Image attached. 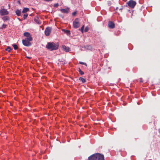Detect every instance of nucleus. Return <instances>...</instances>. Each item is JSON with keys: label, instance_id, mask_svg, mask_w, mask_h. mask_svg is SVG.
Instances as JSON below:
<instances>
[{"label": "nucleus", "instance_id": "1", "mask_svg": "<svg viewBox=\"0 0 160 160\" xmlns=\"http://www.w3.org/2000/svg\"><path fill=\"white\" fill-rule=\"evenodd\" d=\"M88 160H105V159L103 155L99 153H97L89 157Z\"/></svg>", "mask_w": 160, "mask_h": 160}, {"label": "nucleus", "instance_id": "2", "mask_svg": "<svg viewBox=\"0 0 160 160\" xmlns=\"http://www.w3.org/2000/svg\"><path fill=\"white\" fill-rule=\"evenodd\" d=\"M46 47L51 51L55 50L58 49V45L54 42H49L47 45Z\"/></svg>", "mask_w": 160, "mask_h": 160}, {"label": "nucleus", "instance_id": "3", "mask_svg": "<svg viewBox=\"0 0 160 160\" xmlns=\"http://www.w3.org/2000/svg\"><path fill=\"white\" fill-rule=\"evenodd\" d=\"M128 6L131 8H133L136 4V2L134 1L130 0L128 2Z\"/></svg>", "mask_w": 160, "mask_h": 160}, {"label": "nucleus", "instance_id": "4", "mask_svg": "<svg viewBox=\"0 0 160 160\" xmlns=\"http://www.w3.org/2000/svg\"><path fill=\"white\" fill-rule=\"evenodd\" d=\"M24 36L26 37L25 39L29 40V41H32V38L31 35L28 32H26L23 33Z\"/></svg>", "mask_w": 160, "mask_h": 160}, {"label": "nucleus", "instance_id": "5", "mask_svg": "<svg viewBox=\"0 0 160 160\" xmlns=\"http://www.w3.org/2000/svg\"><path fill=\"white\" fill-rule=\"evenodd\" d=\"M80 23L78 18L76 19L73 22V26L74 28H77L79 27Z\"/></svg>", "mask_w": 160, "mask_h": 160}, {"label": "nucleus", "instance_id": "6", "mask_svg": "<svg viewBox=\"0 0 160 160\" xmlns=\"http://www.w3.org/2000/svg\"><path fill=\"white\" fill-rule=\"evenodd\" d=\"M31 41L25 39L22 40V42L24 45L28 47L31 45V43L30 42Z\"/></svg>", "mask_w": 160, "mask_h": 160}, {"label": "nucleus", "instance_id": "7", "mask_svg": "<svg viewBox=\"0 0 160 160\" xmlns=\"http://www.w3.org/2000/svg\"><path fill=\"white\" fill-rule=\"evenodd\" d=\"M0 13L1 15L2 16L8 15V12L6 9H3L0 10Z\"/></svg>", "mask_w": 160, "mask_h": 160}, {"label": "nucleus", "instance_id": "8", "mask_svg": "<svg viewBox=\"0 0 160 160\" xmlns=\"http://www.w3.org/2000/svg\"><path fill=\"white\" fill-rule=\"evenodd\" d=\"M51 32V29L49 28H47L46 29L45 31V34L47 36H49Z\"/></svg>", "mask_w": 160, "mask_h": 160}, {"label": "nucleus", "instance_id": "9", "mask_svg": "<svg viewBox=\"0 0 160 160\" xmlns=\"http://www.w3.org/2000/svg\"><path fill=\"white\" fill-rule=\"evenodd\" d=\"M62 48L66 52H69L70 51V48L68 47H66L64 45L62 46Z\"/></svg>", "mask_w": 160, "mask_h": 160}, {"label": "nucleus", "instance_id": "10", "mask_svg": "<svg viewBox=\"0 0 160 160\" xmlns=\"http://www.w3.org/2000/svg\"><path fill=\"white\" fill-rule=\"evenodd\" d=\"M108 26L110 28H113L115 27V24L113 22L110 21L108 22Z\"/></svg>", "mask_w": 160, "mask_h": 160}, {"label": "nucleus", "instance_id": "11", "mask_svg": "<svg viewBox=\"0 0 160 160\" xmlns=\"http://www.w3.org/2000/svg\"><path fill=\"white\" fill-rule=\"evenodd\" d=\"M34 21L37 23L38 24H41V22L39 21V18L37 17H36L34 18Z\"/></svg>", "mask_w": 160, "mask_h": 160}, {"label": "nucleus", "instance_id": "12", "mask_svg": "<svg viewBox=\"0 0 160 160\" xmlns=\"http://www.w3.org/2000/svg\"><path fill=\"white\" fill-rule=\"evenodd\" d=\"M60 10L62 12L64 13H68V9H61Z\"/></svg>", "mask_w": 160, "mask_h": 160}, {"label": "nucleus", "instance_id": "13", "mask_svg": "<svg viewBox=\"0 0 160 160\" xmlns=\"http://www.w3.org/2000/svg\"><path fill=\"white\" fill-rule=\"evenodd\" d=\"M29 11V9L28 8H24L23 9L22 11V12L23 13H26Z\"/></svg>", "mask_w": 160, "mask_h": 160}, {"label": "nucleus", "instance_id": "14", "mask_svg": "<svg viewBox=\"0 0 160 160\" xmlns=\"http://www.w3.org/2000/svg\"><path fill=\"white\" fill-rule=\"evenodd\" d=\"M63 31H64V32L66 33L69 36L70 35V31L68 30H65L63 29Z\"/></svg>", "mask_w": 160, "mask_h": 160}, {"label": "nucleus", "instance_id": "15", "mask_svg": "<svg viewBox=\"0 0 160 160\" xmlns=\"http://www.w3.org/2000/svg\"><path fill=\"white\" fill-rule=\"evenodd\" d=\"M16 13L17 16H20L21 15V12L20 10H17L16 11Z\"/></svg>", "mask_w": 160, "mask_h": 160}, {"label": "nucleus", "instance_id": "16", "mask_svg": "<svg viewBox=\"0 0 160 160\" xmlns=\"http://www.w3.org/2000/svg\"><path fill=\"white\" fill-rule=\"evenodd\" d=\"M2 19L4 21L8 20H9V18L7 16H4L2 18Z\"/></svg>", "mask_w": 160, "mask_h": 160}, {"label": "nucleus", "instance_id": "17", "mask_svg": "<svg viewBox=\"0 0 160 160\" xmlns=\"http://www.w3.org/2000/svg\"><path fill=\"white\" fill-rule=\"evenodd\" d=\"M79 80L82 81V82L83 83L85 82H86V80L85 79L82 77L79 78Z\"/></svg>", "mask_w": 160, "mask_h": 160}, {"label": "nucleus", "instance_id": "18", "mask_svg": "<svg viewBox=\"0 0 160 160\" xmlns=\"http://www.w3.org/2000/svg\"><path fill=\"white\" fill-rule=\"evenodd\" d=\"M12 46H13L15 50H17L18 49V46L16 44H13L12 45Z\"/></svg>", "mask_w": 160, "mask_h": 160}, {"label": "nucleus", "instance_id": "19", "mask_svg": "<svg viewBox=\"0 0 160 160\" xmlns=\"http://www.w3.org/2000/svg\"><path fill=\"white\" fill-rule=\"evenodd\" d=\"M7 26V25L3 24L2 27L0 28L1 29H2L3 28H6Z\"/></svg>", "mask_w": 160, "mask_h": 160}, {"label": "nucleus", "instance_id": "20", "mask_svg": "<svg viewBox=\"0 0 160 160\" xmlns=\"http://www.w3.org/2000/svg\"><path fill=\"white\" fill-rule=\"evenodd\" d=\"M78 71L80 74L82 75L84 74V72L82 71L80 68H79Z\"/></svg>", "mask_w": 160, "mask_h": 160}, {"label": "nucleus", "instance_id": "21", "mask_svg": "<svg viewBox=\"0 0 160 160\" xmlns=\"http://www.w3.org/2000/svg\"><path fill=\"white\" fill-rule=\"evenodd\" d=\"M89 29V28L88 27H85L84 29V32H87Z\"/></svg>", "mask_w": 160, "mask_h": 160}, {"label": "nucleus", "instance_id": "22", "mask_svg": "<svg viewBox=\"0 0 160 160\" xmlns=\"http://www.w3.org/2000/svg\"><path fill=\"white\" fill-rule=\"evenodd\" d=\"M28 14H25L24 15H23V18L25 19L26 18H27V17H28Z\"/></svg>", "mask_w": 160, "mask_h": 160}, {"label": "nucleus", "instance_id": "23", "mask_svg": "<svg viewBox=\"0 0 160 160\" xmlns=\"http://www.w3.org/2000/svg\"><path fill=\"white\" fill-rule=\"evenodd\" d=\"M84 25H83L81 28L80 30L82 32V33L83 32V30L84 28Z\"/></svg>", "mask_w": 160, "mask_h": 160}, {"label": "nucleus", "instance_id": "24", "mask_svg": "<svg viewBox=\"0 0 160 160\" xmlns=\"http://www.w3.org/2000/svg\"><path fill=\"white\" fill-rule=\"evenodd\" d=\"M6 50L8 51V52H10L11 50V49L10 47H8V48L6 49Z\"/></svg>", "mask_w": 160, "mask_h": 160}, {"label": "nucleus", "instance_id": "25", "mask_svg": "<svg viewBox=\"0 0 160 160\" xmlns=\"http://www.w3.org/2000/svg\"><path fill=\"white\" fill-rule=\"evenodd\" d=\"M87 49L89 50H91L92 49V47L91 46H88L87 47Z\"/></svg>", "mask_w": 160, "mask_h": 160}, {"label": "nucleus", "instance_id": "26", "mask_svg": "<svg viewBox=\"0 0 160 160\" xmlns=\"http://www.w3.org/2000/svg\"><path fill=\"white\" fill-rule=\"evenodd\" d=\"M79 63L81 64L85 65L86 66L87 65L86 63H84V62H79Z\"/></svg>", "mask_w": 160, "mask_h": 160}, {"label": "nucleus", "instance_id": "27", "mask_svg": "<svg viewBox=\"0 0 160 160\" xmlns=\"http://www.w3.org/2000/svg\"><path fill=\"white\" fill-rule=\"evenodd\" d=\"M76 14V12H75L72 13V14L73 15L75 16Z\"/></svg>", "mask_w": 160, "mask_h": 160}, {"label": "nucleus", "instance_id": "28", "mask_svg": "<svg viewBox=\"0 0 160 160\" xmlns=\"http://www.w3.org/2000/svg\"><path fill=\"white\" fill-rule=\"evenodd\" d=\"M58 6V3L55 4L54 5V7H57Z\"/></svg>", "mask_w": 160, "mask_h": 160}, {"label": "nucleus", "instance_id": "29", "mask_svg": "<svg viewBox=\"0 0 160 160\" xmlns=\"http://www.w3.org/2000/svg\"><path fill=\"white\" fill-rule=\"evenodd\" d=\"M44 1H46V2H49L50 1H52L53 0H43Z\"/></svg>", "mask_w": 160, "mask_h": 160}, {"label": "nucleus", "instance_id": "30", "mask_svg": "<svg viewBox=\"0 0 160 160\" xmlns=\"http://www.w3.org/2000/svg\"><path fill=\"white\" fill-rule=\"evenodd\" d=\"M27 58H30V57H26Z\"/></svg>", "mask_w": 160, "mask_h": 160}, {"label": "nucleus", "instance_id": "31", "mask_svg": "<svg viewBox=\"0 0 160 160\" xmlns=\"http://www.w3.org/2000/svg\"><path fill=\"white\" fill-rule=\"evenodd\" d=\"M159 133H160V129H159Z\"/></svg>", "mask_w": 160, "mask_h": 160}, {"label": "nucleus", "instance_id": "32", "mask_svg": "<svg viewBox=\"0 0 160 160\" xmlns=\"http://www.w3.org/2000/svg\"><path fill=\"white\" fill-rule=\"evenodd\" d=\"M142 82V80H141V81H140V82Z\"/></svg>", "mask_w": 160, "mask_h": 160}]
</instances>
